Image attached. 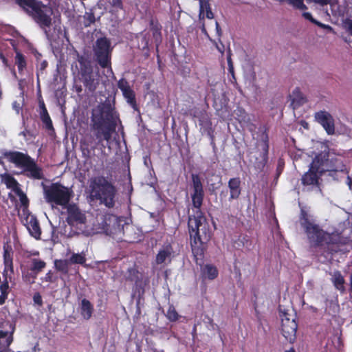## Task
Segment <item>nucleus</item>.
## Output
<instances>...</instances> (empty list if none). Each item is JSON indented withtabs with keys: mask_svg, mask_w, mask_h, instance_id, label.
<instances>
[{
	"mask_svg": "<svg viewBox=\"0 0 352 352\" xmlns=\"http://www.w3.org/2000/svg\"><path fill=\"white\" fill-rule=\"evenodd\" d=\"M192 201L195 210L194 215L189 217L188 228L192 253L195 257H201L204 254V244L209 241L211 233L209 224L200 210L204 195L201 179L197 175H192Z\"/></svg>",
	"mask_w": 352,
	"mask_h": 352,
	"instance_id": "nucleus-1",
	"label": "nucleus"
},
{
	"mask_svg": "<svg viewBox=\"0 0 352 352\" xmlns=\"http://www.w3.org/2000/svg\"><path fill=\"white\" fill-rule=\"evenodd\" d=\"M16 3L34 18L49 36L47 29L52 25V8L36 0H16Z\"/></svg>",
	"mask_w": 352,
	"mask_h": 352,
	"instance_id": "nucleus-2",
	"label": "nucleus"
},
{
	"mask_svg": "<svg viewBox=\"0 0 352 352\" xmlns=\"http://www.w3.org/2000/svg\"><path fill=\"white\" fill-rule=\"evenodd\" d=\"M89 194L91 199L100 200L108 208L114 206L116 190L115 187L104 177L98 176L89 180Z\"/></svg>",
	"mask_w": 352,
	"mask_h": 352,
	"instance_id": "nucleus-3",
	"label": "nucleus"
},
{
	"mask_svg": "<svg viewBox=\"0 0 352 352\" xmlns=\"http://www.w3.org/2000/svg\"><path fill=\"white\" fill-rule=\"evenodd\" d=\"M3 156L16 167L22 169V173L27 177L41 179L43 178L42 168L28 155L19 151H5Z\"/></svg>",
	"mask_w": 352,
	"mask_h": 352,
	"instance_id": "nucleus-4",
	"label": "nucleus"
},
{
	"mask_svg": "<svg viewBox=\"0 0 352 352\" xmlns=\"http://www.w3.org/2000/svg\"><path fill=\"white\" fill-rule=\"evenodd\" d=\"M300 223L304 228L310 243L314 245H322L337 243L338 235L324 232L319 226L309 219L308 214L302 211Z\"/></svg>",
	"mask_w": 352,
	"mask_h": 352,
	"instance_id": "nucleus-5",
	"label": "nucleus"
},
{
	"mask_svg": "<svg viewBox=\"0 0 352 352\" xmlns=\"http://www.w3.org/2000/svg\"><path fill=\"white\" fill-rule=\"evenodd\" d=\"M42 186L44 199L52 208L56 206L66 207L73 197V191L59 183L42 184Z\"/></svg>",
	"mask_w": 352,
	"mask_h": 352,
	"instance_id": "nucleus-6",
	"label": "nucleus"
},
{
	"mask_svg": "<svg viewBox=\"0 0 352 352\" xmlns=\"http://www.w3.org/2000/svg\"><path fill=\"white\" fill-rule=\"evenodd\" d=\"M312 168L320 173L326 171H342L344 164L340 157L329 152H322L314 159Z\"/></svg>",
	"mask_w": 352,
	"mask_h": 352,
	"instance_id": "nucleus-7",
	"label": "nucleus"
},
{
	"mask_svg": "<svg viewBox=\"0 0 352 352\" xmlns=\"http://www.w3.org/2000/svg\"><path fill=\"white\" fill-rule=\"evenodd\" d=\"M281 333L289 342H294L296 338L297 324L296 315L292 310H280Z\"/></svg>",
	"mask_w": 352,
	"mask_h": 352,
	"instance_id": "nucleus-8",
	"label": "nucleus"
},
{
	"mask_svg": "<svg viewBox=\"0 0 352 352\" xmlns=\"http://www.w3.org/2000/svg\"><path fill=\"white\" fill-rule=\"evenodd\" d=\"M124 220L114 215H107L98 223L100 227L96 229V232H103L108 235H118L122 232Z\"/></svg>",
	"mask_w": 352,
	"mask_h": 352,
	"instance_id": "nucleus-9",
	"label": "nucleus"
},
{
	"mask_svg": "<svg viewBox=\"0 0 352 352\" xmlns=\"http://www.w3.org/2000/svg\"><path fill=\"white\" fill-rule=\"evenodd\" d=\"M3 260L4 270L3 275L5 277V279L3 282L0 285V305H3L7 298L9 292L8 282L11 280L12 274L14 272L12 257L10 252L8 250H4Z\"/></svg>",
	"mask_w": 352,
	"mask_h": 352,
	"instance_id": "nucleus-10",
	"label": "nucleus"
},
{
	"mask_svg": "<svg viewBox=\"0 0 352 352\" xmlns=\"http://www.w3.org/2000/svg\"><path fill=\"white\" fill-rule=\"evenodd\" d=\"M111 43L106 38H98L94 47V51L99 65L103 67H110Z\"/></svg>",
	"mask_w": 352,
	"mask_h": 352,
	"instance_id": "nucleus-11",
	"label": "nucleus"
},
{
	"mask_svg": "<svg viewBox=\"0 0 352 352\" xmlns=\"http://www.w3.org/2000/svg\"><path fill=\"white\" fill-rule=\"evenodd\" d=\"M80 80L89 91H94L100 84L98 71L94 72L89 63L80 62Z\"/></svg>",
	"mask_w": 352,
	"mask_h": 352,
	"instance_id": "nucleus-12",
	"label": "nucleus"
},
{
	"mask_svg": "<svg viewBox=\"0 0 352 352\" xmlns=\"http://www.w3.org/2000/svg\"><path fill=\"white\" fill-rule=\"evenodd\" d=\"M92 129L95 131V135L100 144L102 140L109 141L111 138V133L114 131V127L109 124H107L103 120L98 121L94 120Z\"/></svg>",
	"mask_w": 352,
	"mask_h": 352,
	"instance_id": "nucleus-13",
	"label": "nucleus"
},
{
	"mask_svg": "<svg viewBox=\"0 0 352 352\" xmlns=\"http://www.w3.org/2000/svg\"><path fill=\"white\" fill-rule=\"evenodd\" d=\"M315 120L322 125L328 135L335 133L334 119L331 114L327 111H320L314 114Z\"/></svg>",
	"mask_w": 352,
	"mask_h": 352,
	"instance_id": "nucleus-14",
	"label": "nucleus"
},
{
	"mask_svg": "<svg viewBox=\"0 0 352 352\" xmlns=\"http://www.w3.org/2000/svg\"><path fill=\"white\" fill-rule=\"evenodd\" d=\"M67 211V221L71 226H78L85 223L86 217L76 204H68L66 207Z\"/></svg>",
	"mask_w": 352,
	"mask_h": 352,
	"instance_id": "nucleus-15",
	"label": "nucleus"
},
{
	"mask_svg": "<svg viewBox=\"0 0 352 352\" xmlns=\"http://www.w3.org/2000/svg\"><path fill=\"white\" fill-rule=\"evenodd\" d=\"M10 331L0 330V352H10L9 346L13 341L14 327L10 324Z\"/></svg>",
	"mask_w": 352,
	"mask_h": 352,
	"instance_id": "nucleus-16",
	"label": "nucleus"
},
{
	"mask_svg": "<svg viewBox=\"0 0 352 352\" xmlns=\"http://www.w3.org/2000/svg\"><path fill=\"white\" fill-rule=\"evenodd\" d=\"M26 227L30 234L35 239H39L41 236V229L36 219L30 216L26 219Z\"/></svg>",
	"mask_w": 352,
	"mask_h": 352,
	"instance_id": "nucleus-17",
	"label": "nucleus"
},
{
	"mask_svg": "<svg viewBox=\"0 0 352 352\" xmlns=\"http://www.w3.org/2000/svg\"><path fill=\"white\" fill-rule=\"evenodd\" d=\"M319 173L316 168H312V163L309 170L302 177V182L304 185H315L318 182V176L316 173Z\"/></svg>",
	"mask_w": 352,
	"mask_h": 352,
	"instance_id": "nucleus-18",
	"label": "nucleus"
},
{
	"mask_svg": "<svg viewBox=\"0 0 352 352\" xmlns=\"http://www.w3.org/2000/svg\"><path fill=\"white\" fill-rule=\"evenodd\" d=\"M291 5L294 8L300 10L307 9V6L305 5L303 0H287ZM307 2H314L321 6L327 5L330 3L331 0H306Z\"/></svg>",
	"mask_w": 352,
	"mask_h": 352,
	"instance_id": "nucleus-19",
	"label": "nucleus"
},
{
	"mask_svg": "<svg viewBox=\"0 0 352 352\" xmlns=\"http://www.w3.org/2000/svg\"><path fill=\"white\" fill-rule=\"evenodd\" d=\"M199 19H204L205 16L208 19H212L214 17L212 12L209 0H199Z\"/></svg>",
	"mask_w": 352,
	"mask_h": 352,
	"instance_id": "nucleus-20",
	"label": "nucleus"
},
{
	"mask_svg": "<svg viewBox=\"0 0 352 352\" xmlns=\"http://www.w3.org/2000/svg\"><path fill=\"white\" fill-rule=\"evenodd\" d=\"M1 179L6 187L11 189L13 192H15L17 190L20 189L19 183L12 175L4 173L1 175Z\"/></svg>",
	"mask_w": 352,
	"mask_h": 352,
	"instance_id": "nucleus-21",
	"label": "nucleus"
},
{
	"mask_svg": "<svg viewBox=\"0 0 352 352\" xmlns=\"http://www.w3.org/2000/svg\"><path fill=\"white\" fill-rule=\"evenodd\" d=\"M240 179L239 178L230 179L228 182V187L230 192V199H237L241 194Z\"/></svg>",
	"mask_w": 352,
	"mask_h": 352,
	"instance_id": "nucleus-22",
	"label": "nucleus"
},
{
	"mask_svg": "<svg viewBox=\"0 0 352 352\" xmlns=\"http://www.w3.org/2000/svg\"><path fill=\"white\" fill-rule=\"evenodd\" d=\"M93 306L87 299H82L80 305V314L84 319L89 320L93 313Z\"/></svg>",
	"mask_w": 352,
	"mask_h": 352,
	"instance_id": "nucleus-23",
	"label": "nucleus"
},
{
	"mask_svg": "<svg viewBox=\"0 0 352 352\" xmlns=\"http://www.w3.org/2000/svg\"><path fill=\"white\" fill-rule=\"evenodd\" d=\"M290 97L292 98V104L294 109L303 104L306 102L305 98L298 88L293 91Z\"/></svg>",
	"mask_w": 352,
	"mask_h": 352,
	"instance_id": "nucleus-24",
	"label": "nucleus"
},
{
	"mask_svg": "<svg viewBox=\"0 0 352 352\" xmlns=\"http://www.w3.org/2000/svg\"><path fill=\"white\" fill-rule=\"evenodd\" d=\"M170 255L171 248L167 246L158 252L156 256V263L157 264H162L169 262L170 260Z\"/></svg>",
	"mask_w": 352,
	"mask_h": 352,
	"instance_id": "nucleus-25",
	"label": "nucleus"
},
{
	"mask_svg": "<svg viewBox=\"0 0 352 352\" xmlns=\"http://www.w3.org/2000/svg\"><path fill=\"white\" fill-rule=\"evenodd\" d=\"M14 64L18 68V72L21 75H24L26 69V60L25 56L20 52H16L14 57Z\"/></svg>",
	"mask_w": 352,
	"mask_h": 352,
	"instance_id": "nucleus-26",
	"label": "nucleus"
},
{
	"mask_svg": "<svg viewBox=\"0 0 352 352\" xmlns=\"http://www.w3.org/2000/svg\"><path fill=\"white\" fill-rule=\"evenodd\" d=\"M202 274L206 278L212 280L218 275L217 268L212 265H206L202 268Z\"/></svg>",
	"mask_w": 352,
	"mask_h": 352,
	"instance_id": "nucleus-27",
	"label": "nucleus"
},
{
	"mask_svg": "<svg viewBox=\"0 0 352 352\" xmlns=\"http://www.w3.org/2000/svg\"><path fill=\"white\" fill-rule=\"evenodd\" d=\"M332 282L334 286L339 290H344V280L340 272H334L332 274Z\"/></svg>",
	"mask_w": 352,
	"mask_h": 352,
	"instance_id": "nucleus-28",
	"label": "nucleus"
},
{
	"mask_svg": "<svg viewBox=\"0 0 352 352\" xmlns=\"http://www.w3.org/2000/svg\"><path fill=\"white\" fill-rule=\"evenodd\" d=\"M45 265L46 263L44 261L34 258L32 261L31 270L38 273L41 272L43 268H45Z\"/></svg>",
	"mask_w": 352,
	"mask_h": 352,
	"instance_id": "nucleus-29",
	"label": "nucleus"
},
{
	"mask_svg": "<svg viewBox=\"0 0 352 352\" xmlns=\"http://www.w3.org/2000/svg\"><path fill=\"white\" fill-rule=\"evenodd\" d=\"M69 263V260H58L55 261V267L58 270L67 273Z\"/></svg>",
	"mask_w": 352,
	"mask_h": 352,
	"instance_id": "nucleus-30",
	"label": "nucleus"
},
{
	"mask_svg": "<svg viewBox=\"0 0 352 352\" xmlns=\"http://www.w3.org/2000/svg\"><path fill=\"white\" fill-rule=\"evenodd\" d=\"M69 261L70 263L83 264L86 259L82 254H73Z\"/></svg>",
	"mask_w": 352,
	"mask_h": 352,
	"instance_id": "nucleus-31",
	"label": "nucleus"
},
{
	"mask_svg": "<svg viewBox=\"0 0 352 352\" xmlns=\"http://www.w3.org/2000/svg\"><path fill=\"white\" fill-rule=\"evenodd\" d=\"M41 119H42V121L43 122V124H45V127L49 129V130H51L53 129V126H52V120H51V118L49 116V114L47 113V110L45 109L44 111H43V113L41 116Z\"/></svg>",
	"mask_w": 352,
	"mask_h": 352,
	"instance_id": "nucleus-32",
	"label": "nucleus"
},
{
	"mask_svg": "<svg viewBox=\"0 0 352 352\" xmlns=\"http://www.w3.org/2000/svg\"><path fill=\"white\" fill-rule=\"evenodd\" d=\"M123 96L126 99L127 102L131 105L134 106L135 104V94L133 91L130 88L128 90H126L122 92Z\"/></svg>",
	"mask_w": 352,
	"mask_h": 352,
	"instance_id": "nucleus-33",
	"label": "nucleus"
},
{
	"mask_svg": "<svg viewBox=\"0 0 352 352\" xmlns=\"http://www.w3.org/2000/svg\"><path fill=\"white\" fill-rule=\"evenodd\" d=\"M95 22V16L91 12H87L84 15V24L89 26Z\"/></svg>",
	"mask_w": 352,
	"mask_h": 352,
	"instance_id": "nucleus-34",
	"label": "nucleus"
},
{
	"mask_svg": "<svg viewBox=\"0 0 352 352\" xmlns=\"http://www.w3.org/2000/svg\"><path fill=\"white\" fill-rule=\"evenodd\" d=\"M166 316L170 320L175 321L178 319L179 316L174 307L170 306L167 311Z\"/></svg>",
	"mask_w": 352,
	"mask_h": 352,
	"instance_id": "nucleus-35",
	"label": "nucleus"
},
{
	"mask_svg": "<svg viewBox=\"0 0 352 352\" xmlns=\"http://www.w3.org/2000/svg\"><path fill=\"white\" fill-rule=\"evenodd\" d=\"M15 193L19 197V200L21 204L24 206H27L28 205V199L25 194L21 190V189L20 188L17 190V191H16Z\"/></svg>",
	"mask_w": 352,
	"mask_h": 352,
	"instance_id": "nucleus-36",
	"label": "nucleus"
},
{
	"mask_svg": "<svg viewBox=\"0 0 352 352\" xmlns=\"http://www.w3.org/2000/svg\"><path fill=\"white\" fill-rule=\"evenodd\" d=\"M118 85L122 92L131 88L128 82L124 78H122L118 81Z\"/></svg>",
	"mask_w": 352,
	"mask_h": 352,
	"instance_id": "nucleus-37",
	"label": "nucleus"
},
{
	"mask_svg": "<svg viewBox=\"0 0 352 352\" xmlns=\"http://www.w3.org/2000/svg\"><path fill=\"white\" fill-rule=\"evenodd\" d=\"M94 143V138L91 135H87L84 137V138L81 140V144L89 146Z\"/></svg>",
	"mask_w": 352,
	"mask_h": 352,
	"instance_id": "nucleus-38",
	"label": "nucleus"
},
{
	"mask_svg": "<svg viewBox=\"0 0 352 352\" xmlns=\"http://www.w3.org/2000/svg\"><path fill=\"white\" fill-rule=\"evenodd\" d=\"M200 125L203 127L210 128L211 124L207 115L203 116L202 118L200 119Z\"/></svg>",
	"mask_w": 352,
	"mask_h": 352,
	"instance_id": "nucleus-39",
	"label": "nucleus"
},
{
	"mask_svg": "<svg viewBox=\"0 0 352 352\" xmlns=\"http://www.w3.org/2000/svg\"><path fill=\"white\" fill-rule=\"evenodd\" d=\"M109 3L116 9H122V3L121 0H109Z\"/></svg>",
	"mask_w": 352,
	"mask_h": 352,
	"instance_id": "nucleus-40",
	"label": "nucleus"
},
{
	"mask_svg": "<svg viewBox=\"0 0 352 352\" xmlns=\"http://www.w3.org/2000/svg\"><path fill=\"white\" fill-rule=\"evenodd\" d=\"M344 28L346 30V31L352 35V19H347L344 23Z\"/></svg>",
	"mask_w": 352,
	"mask_h": 352,
	"instance_id": "nucleus-41",
	"label": "nucleus"
},
{
	"mask_svg": "<svg viewBox=\"0 0 352 352\" xmlns=\"http://www.w3.org/2000/svg\"><path fill=\"white\" fill-rule=\"evenodd\" d=\"M33 300L34 302L38 305H41L43 303L42 298L41 295L38 293L34 295Z\"/></svg>",
	"mask_w": 352,
	"mask_h": 352,
	"instance_id": "nucleus-42",
	"label": "nucleus"
},
{
	"mask_svg": "<svg viewBox=\"0 0 352 352\" xmlns=\"http://www.w3.org/2000/svg\"><path fill=\"white\" fill-rule=\"evenodd\" d=\"M303 16H305V19H309L313 22H316L313 19H312V16H311V14L309 13V12H305L303 13Z\"/></svg>",
	"mask_w": 352,
	"mask_h": 352,
	"instance_id": "nucleus-43",
	"label": "nucleus"
},
{
	"mask_svg": "<svg viewBox=\"0 0 352 352\" xmlns=\"http://www.w3.org/2000/svg\"><path fill=\"white\" fill-rule=\"evenodd\" d=\"M316 24H318L319 26L324 28V29H327V30H332V28L331 26L328 25H324V24H322L321 23H319V22H315Z\"/></svg>",
	"mask_w": 352,
	"mask_h": 352,
	"instance_id": "nucleus-44",
	"label": "nucleus"
},
{
	"mask_svg": "<svg viewBox=\"0 0 352 352\" xmlns=\"http://www.w3.org/2000/svg\"><path fill=\"white\" fill-rule=\"evenodd\" d=\"M228 65H229V70H230V72L233 73V66H232L230 58H228Z\"/></svg>",
	"mask_w": 352,
	"mask_h": 352,
	"instance_id": "nucleus-45",
	"label": "nucleus"
},
{
	"mask_svg": "<svg viewBox=\"0 0 352 352\" xmlns=\"http://www.w3.org/2000/svg\"><path fill=\"white\" fill-rule=\"evenodd\" d=\"M215 25H216L217 33L218 36H220L221 34V29L219 28V25L217 22H215Z\"/></svg>",
	"mask_w": 352,
	"mask_h": 352,
	"instance_id": "nucleus-46",
	"label": "nucleus"
},
{
	"mask_svg": "<svg viewBox=\"0 0 352 352\" xmlns=\"http://www.w3.org/2000/svg\"><path fill=\"white\" fill-rule=\"evenodd\" d=\"M347 184L350 189H352V179L348 176L347 177Z\"/></svg>",
	"mask_w": 352,
	"mask_h": 352,
	"instance_id": "nucleus-47",
	"label": "nucleus"
},
{
	"mask_svg": "<svg viewBox=\"0 0 352 352\" xmlns=\"http://www.w3.org/2000/svg\"><path fill=\"white\" fill-rule=\"evenodd\" d=\"M217 49L221 53H223V47L221 48L217 44H216Z\"/></svg>",
	"mask_w": 352,
	"mask_h": 352,
	"instance_id": "nucleus-48",
	"label": "nucleus"
},
{
	"mask_svg": "<svg viewBox=\"0 0 352 352\" xmlns=\"http://www.w3.org/2000/svg\"><path fill=\"white\" fill-rule=\"evenodd\" d=\"M201 30H202V32H203L206 35L208 36V34H207V32H206V28H205V26H204V25H203V26H202V29H201Z\"/></svg>",
	"mask_w": 352,
	"mask_h": 352,
	"instance_id": "nucleus-49",
	"label": "nucleus"
},
{
	"mask_svg": "<svg viewBox=\"0 0 352 352\" xmlns=\"http://www.w3.org/2000/svg\"><path fill=\"white\" fill-rule=\"evenodd\" d=\"M311 309L314 311H316V308H314V307H311Z\"/></svg>",
	"mask_w": 352,
	"mask_h": 352,
	"instance_id": "nucleus-50",
	"label": "nucleus"
},
{
	"mask_svg": "<svg viewBox=\"0 0 352 352\" xmlns=\"http://www.w3.org/2000/svg\"><path fill=\"white\" fill-rule=\"evenodd\" d=\"M287 352H295L294 350H289V351H287Z\"/></svg>",
	"mask_w": 352,
	"mask_h": 352,
	"instance_id": "nucleus-51",
	"label": "nucleus"
},
{
	"mask_svg": "<svg viewBox=\"0 0 352 352\" xmlns=\"http://www.w3.org/2000/svg\"><path fill=\"white\" fill-rule=\"evenodd\" d=\"M157 352H164V351L161 350V351H159Z\"/></svg>",
	"mask_w": 352,
	"mask_h": 352,
	"instance_id": "nucleus-52",
	"label": "nucleus"
}]
</instances>
